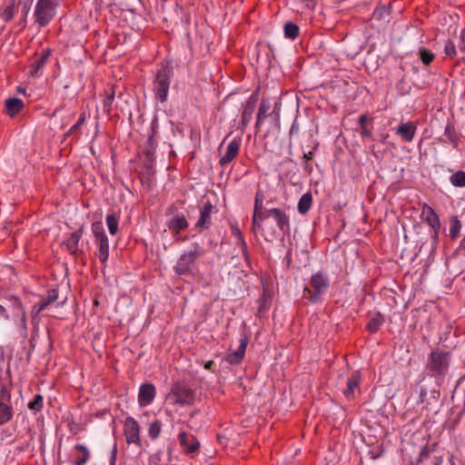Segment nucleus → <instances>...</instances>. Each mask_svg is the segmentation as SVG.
Instances as JSON below:
<instances>
[{"label":"nucleus","mask_w":465,"mask_h":465,"mask_svg":"<svg viewBox=\"0 0 465 465\" xmlns=\"http://www.w3.org/2000/svg\"><path fill=\"white\" fill-rule=\"evenodd\" d=\"M173 77V66L171 61H164L156 71L153 82V92L155 99L162 104L168 99L169 87Z\"/></svg>","instance_id":"1"},{"label":"nucleus","mask_w":465,"mask_h":465,"mask_svg":"<svg viewBox=\"0 0 465 465\" xmlns=\"http://www.w3.org/2000/svg\"><path fill=\"white\" fill-rule=\"evenodd\" d=\"M330 286L329 277L322 272L312 274L309 281V286L304 288V297L312 303L322 302V296Z\"/></svg>","instance_id":"2"},{"label":"nucleus","mask_w":465,"mask_h":465,"mask_svg":"<svg viewBox=\"0 0 465 465\" xmlns=\"http://www.w3.org/2000/svg\"><path fill=\"white\" fill-rule=\"evenodd\" d=\"M450 363V357L448 352L432 351L428 358L426 370L431 376L436 377L438 383H440L447 375Z\"/></svg>","instance_id":"3"},{"label":"nucleus","mask_w":465,"mask_h":465,"mask_svg":"<svg viewBox=\"0 0 465 465\" xmlns=\"http://www.w3.org/2000/svg\"><path fill=\"white\" fill-rule=\"evenodd\" d=\"M193 247V249L184 252L178 259L177 263L174 266V271L177 274H189L192 272L197 258L203 253V250L199 243L194 242Z\"/></svg>","instance_id":"4"},{"label":"nucleus","mask_w":465,"mask_h":465,"mask_svg":"<svg viewBox=\"0 0 465 465\" xmlns=\"http://www.w3.org/2000/svg\"><path fill=\"white\" fill-rule=\"evenodd\" d=\"M61 0H38L34 17L40 26L46 25L54 16Z\"/></svg>","instance_id":"5"},{"label":"nucleus","mask_w":465,"mask_h":465,"mask_svg":"<svg viewBox=\"0 0 465 465\" xmlns=\"http://www.w3.org/2000/svg\"><path fill=\"white\" fill-rule=\"evenodd\" d=\"M170 398L175 404L190 406L194 402L195 391L184 382H176L172 386Z\"/></svg>","instance_id":"6"},{"label":"nucleus","mask_w":465,"mask_h":465,"mask_svg":"<svg viewBox=\"0 0 465 465\" xmlns=\"http://www.w3.org/2000/svg\"><path fill=\"white\" fill-rule=\"evenodd\" d=\"M263 214L265 220L272 219L282 235H288L291 230L290 217L285 210L281 208H266Z\"/></svg>","instance_id":"7"},{"label":"nucleus","mask_w":465,"mask_h":465,"mask_svg":"<svg viewBox=\"0 0 465 465\" xmlns=\"http://www.w3.org/2000/svg\"><path fill=\"white\" fill-rule=\"evenodd\" d=\"M440 392L438 389L429 391L424 387H420L419 401L424 404V408L428 411L436 413L440 407Z\"/></svg>","instance_id":"8"},{"label":"nucleus","mask_w":465,"mask_h":465,"mask_svg":"<svg viewBox=\"0 0 465 465\" xmlns=\"http://www.w3.org/2000/svg\"><path fill=\"white\" fill-rule=\"evenodd\" d=\"M166 214L171 216L166 225L173 232L179 233L188 227V222L185 216L183 213H177L174 206H170L166 211Z\"/></svg>","instance_id":"9"},{"label":"nucleus","mask_w":465,"mask_h":465,"mask_svg":"<svg viewBox=\"0 0 465 465\" xmlns=\"http://www.w3.org/2000/svg\"><path fill=\"white\" fill-rule=\"evenodd\" d=\"M124 432L128 444L134 443L141 447L140 426L134 418H126L124 424Z\"/></svg>","instance_id":"10"},{"label":"nucleus","mask_w":465,"mask_h":465,"mask_svg":"<svg viewBox=\"0 0 465 465\" xmlns=\"http://www.w3.org/2000/svg\"><path fill=\"white\" fill-rule=\"evenodd\" d=\"M264 221L266 220L263 213L253 212L252 228L254 232L262 230L264 240L267 242H273L277 238L278 233L275 229L267 226L266 224L262 227V223Z\"/></svg>","instance_id":"11"},{"label":"nucleus","mask_w":465,"mask_h":465,"mask_svg":"<svg viewBox=\"0 0 465 465\" xmlns=\"http://www.w3.org/2000/svg\"><path fill=\"white\" fill-rule=\"evenodd\" d=\"M257 102H258V98L255 94H252L249 99L248 101L246 102L244 107H243V110H242V119H241V123H240V125H239V128L243 132L244 129L246 128V126L249 124L252 117V114L255 110V107H256V104H257Z\"/></svg>","instance_id":"12"},{"label":"nucleus","mask_w":465,"mask_h":465,"mask_svg":"<svg viewBox=\"0 0 465 465\" xmlns=\"http://www.w3.org/2000/svg\"><path fill=\"white\" fill-rule=\"evenodd\" d=\"M33 297L34 300L37 301H34L35 304L31 312H35L38 314L44 309H45L47 305H49L51 302H54L58 298V293L56 290H52L48 292L47 296L45 298L39 295H34Z\"/></svg>","instance_id":"13"},{"label":"nucleus","mask_w":465,"mask_h":465,"mask_svg":"<svg viewBox=\"0 0 465 465\" xmlns=\"http://www.w3.org/2000/svg\"><path fill=\"white\" fill-rule=\"evenodd\" d=\"M248 341H249V339L246 335H243L241 337V339L239 341L238 349L236 351H234L233 352L227 354V356H226V361L230 364H238L242 361L244 354H245L247 345H248Z\"/></svg>","instance_id":"14"},{"label":"nucleus","mask_w":465,"mask_h":465,"mask_svg":"<svg viewBox=\"0 0 465 465\" xmlns=\"http://www.w3.org/2000/svg\"><path fill=\"white\" fill-rule=\"evenodd\" d=\"M180 444L183 446L187 453H194L200 448V442L192 434L185 431H181L178 435Z\"/></svg>","instance_id":"15"},{"label":"nucleus","mask_w":465,"mask_h":465,"mask_svg":"<svg viewBox=\"0 0 465 465\" xmlns=\"http://www.w3.org/2000/svg\"><path fill=\"white\" fill-rule=\"evenodd\" d=\"M215 207L210 203H205L200 209V217L196 226L201 229H208L212 224L211 214Z\"/></svg>","instance_id":"16"},{"label":"nucleus","mask_w":465,"mask_h":465,"mask_svg":"<svg viewBox=\"0 0 465 465\" xmlns=\"http://www.w3.org/2000/svg\"><path fill=\"white\" fill-rule=\"evenodd\" d=\"M156 394V390L154 385L151 383H145L141 385L139 391V403L141 406L150 405Z\"/></svg>","instance_id":"17"},{"label":"nucleus","mask_w":465,"mask_h":465,"mask_svg":"<svg viewBox=\"0 0 465 465\" xmlns=\"http://www.w3.org/2000/svg\"><path fill=\"white\" fill-rule=\"evenodd\" d=\"M421 214L429 225L433 229L435 236H437L440 228V223L435 211L429 205L424 204Z\"/></svg>","instance_id":"18"},{"label":"nucleus","mask_w":465,"mask_h":465,"mask_svg":"<svg viewBox=\"0 0 465 465\" xmlns=\"http://www.w3.org/2000/svg\"><path fill=\"white\" fill-rule=\"evenodd\" d=\"M241 143L240 141L233 139L231 141L226 148L225 153L221 157L219 163L222 166H225L230 163L238 154Z\"/></svg>","instance_id":"19"},{"label":"nucleus","mask_w":465,"mask_h":465,"mask_svg":"<svg viewBox=\"0 0 465 465\" xmlns=\"http://www.w3.org/2000/svg\"><path fill=\"white\" fill-rule=\"evenodd\" d=\"M395 133L405 142L411 143L416 133V125L412 122L401 124L396 128Z\"/></svg>","instance_id":"20"},{"label":"nucleus","mask_w":465,"mask_h":465,"mask_svg":"<svg viewBox=\"0 0 465 465\" xmlns=\"http://www.w3.org/2000/svg\"><path fill=\"white\" fill-rule=\"evenodd\" d=\"M10 302H12V305L15 308H20L22 311L21 316L17 322L18 326V331L20 336L26 338L27 336V328H26V320H25V312L24 309H22V303L20 300L16 297H12L10 299Z\"/></svg>","instance_id":"21"},{"label":"nucleus","mask_w":465,"mask_h":465,"mask_svg":"<svg viewBox=\"0 0 465 465\" xmlns=\"http://www.w3.org/2000/svg\"><path fill=\"white\" fill-rule=\"evenodd\" d=\"M361 374L358 371H354L351 376L348 378L346 389L343 391V394L347 399L351 400L354 397V392L359 386Z\"/></svg>","instance_id":"22"},{"label":"nucleus","mask_w":465,"mask_h":465,"mask_svg":"<svg viewBox=\"0 0 465 465\" xmlns=\"http://www.w3.org/2000/svg\"><path fill=\"white\" fill-rule=\"evenodd\" d=\"M50 55V50L48 48L44 49L40 54H35V64L33 70H31V75H38L42 74V68L46 63Z\"/></svg>","instance_id":"23"},{"label":"nucleus","mask_w":465,"mask_h":465,"mask_svg":"<svg viewBox=\"0 0 465 465\" xmlns=\"http://www.w3.org/2000/svg\"><path fill=\"white\" fill-rule=\"evenodd\" d=\"M100 234L101 240L97 241L98 251L96 252V256L103 263H104L109 256V242L106 234Z\"/></svg>","instance_id":"24"},{"label":"nucleus","mask_w":465,"mask_h":465,"mask_svg":"<svg viewBox=\"0 0 465 465\" xmlns=\"http://www.w3.org/2000/svg\"><path fill=\"white\" fill-rule=\"evenodd\" d=\"M451 399L453 402L462 403L465 408V375L459 380Z\"/></svg>","instance_id":"25"},{"label":"nucleus","mask_w":465,"mask_h":465,"mask_svg":"<svg viewBox=\"0 0 465 465\" xmlns=\"http://www.w3.org/2000/svg\"><path fill=\"white\" fill-rule=\"evenodd\" d=\"M24 103L16 97L8 98L5 101V111L8 115L14 117L23 108Z\"/></svg>","instance_id":"26"},{"label":"nucleus","mask_w":465,"mask_h":465,"mask_svg":"<svg viewBox=\"0 0 465 465\" xmlns=\"http://www.w3.org/2000/svg\"><path fill=\"white\" fill-rule=\"evenodd\" d=\"M82 236L81 231H76L71 233L70 237L64 242L66 249L74 255L78 252V242Z\"/></svg>","instance_id":"27"},{"label":"nucleus","mask_w":465,"mask_h":465,"mask_svg":"<svg viewBox=\"0 0 465 465\" xmlns=\"http://www.w3.org/2000/svg\"><path fill=\"white\" fill-rule=\"evenodd\" d=\"M369 124H372V120L369 119L366 114L360 116L359 124L361 127V136L363 139L372 138L371 128L369 127Z\"/></svg>","instance_id":"28"},{"label":"nucleus","mask_w":465,"mask_h":465,"mask_svg":"<svg viewBox=\"0 0 465 465\" xmlns=\"http://www.w3.org/2000/svg\"><path fill=\"white\" fill-rule=\"evenodd\" d=\"M270 108H271V104H270L269 101L262 99L260 104L259 110H258L257 120H256V124H255L256 128H259L261 126L262 123L263 122V120L269 116L268 112H269Z\"/></svg>","instance_id":"29"},{"label":"nucleus","mask_w":465,"mask_h":465,"mask_svg":"<svg viewBox=\"0 0 465 465\" xmlns=\"http://www.w3.org/2000/svg\"><path fill=\"white\" fill-rule=\"evenodd\" d=\"M312 203V196L310 193H304L299 200L298 212L301 214H305L311 209Z\"/></svg>","instance_id":"30"},{"label":"nucleus","mask_w":465,"mask_h":465,"mask_svg":"<svg viewBox=\"0 0 465 465\" xmlns=\"http://www.w3.org/2000/svg\"><path fill=\"white\" fill-rule=\"evenodd\" d=\"M74 449L80 452L79 457L73 462L74 465H84L89 458L90 451L86 446L83 444H76Z\"/></svg>","instance_id":"31"},{"label":"nucleus","mask_w":465,"mask_h":465,"mask_svg":"<svg viewBox=\"0 0 465 465\" xmlns=\"http://www.w3.org/2000/svg\"><path fill=\"white\" fill-rule=\"evenodd\" d=\"M283 29H284V35L287 38L293 40L299 35V31H300L299 26L292 22H287L284 25Z\"/></svg>","instance_id":"32"},{"label":"nucleus","mask_w":465,"mask_h":465,"mask_svg":"<svg viewBox=\"0 0 465 465\" xmlns=\"http://www.w3.org/2000/svg\"><path fill=\"white\" fill-rule=\"evenodd\" d=\"M383 322V317L381 313H377L373 316L367 324V330L370 332H376Z\"/></svg>","instance_id":"33"},{"label":"nucleus","mask_w":465,"mask_h":465,"mask_svg":"<svg viewBox=\"0 0 465 465\" xmlns=\"http://www.w3.org/2000/svg\"><path fill=\"white\" fill-rule=\"evenodd\" d=\"M14 9H15V4L14 2L6 3L2 12L0 13V17L3 21L7 22L14 16Z\"/></svg>","instance_id":"34"},{"label":"nucleus","mask_w":465,"mask_h":465,"mask_svg":"<svg viewBox=\"0 0 465 465\" xmlns=\"http://www.w3.org/2000/svg\"><path fill=\"white\" fill-rule=\"evenodd\" d=\"M12 417L10 407L4 401H0V425L5 424Z\"/></svg>","instance_id":"35"},{"label":"nucleus","mask_w":465,"mask_h":465,"mask_svg":"<svg viewBox=\"0 0 465 465\" xmlns=\"http://www.w3.org/2000/svg\"><path fill=\"white\" fill-rule=\"evenodd\" d=\"M450 181L455 187H465V172H456L450 176Z\"/></svg>","instance_id":"36"},{"label":"nucleus","mask_w":465,"mask_h":465,"mask_svg":"<svg viewBox=\"0 0 465 465\" xmlns=\"http://www.w3.org/2000/svg\"><path fill=\"white\" fill-rule=\"evenodd\" d=\"M461 223L457 216H454L450 220V236L451 239H456L460 232Z\"/></svg>","instance_id":"37"},{"label":"nucleus","mask_w":465,"mask_h":465,"mask_svg":"<svg viewBox=\"0 0 465 465\" xmlns=\"http://www.w3.org/2000/svg\"><path fill=\"white\" fill-rule=\"evenodd\" d=\"M106 224L111 234H115L118 230V219L114 213H108L106 215Z\"/></svg>","instance_id":"38"},{"label":"nucleus","mask_w":465,"mask_h":465,"mask_svg":"<svg viewBox=\"0 0 465 465\" xmlns=\"http://www.w3.org/2000/svg\"><path fill=\"white\" fill-rule=\"evenodd\" d=\"M435 446L436 444H432L431 446H424L421 450H420V455H419V458L417 460V463H421L423 462L425 460H427L430 453H432L434 450H435Z\"/></svg>","instance_id":"39"},{"label":"nucleus","mask_w":465,"mask_h":465,"mask_svg":"<svg viewBox=\"0 0 465 465\" xmlns=\"http://www.w3.org/2000/svg\"><path fill=\"white\" fill-rule=\"evenodd\" d=\"M420 58L425 65H429L434 59L435 55L426 48L419 49Z\"/></svg>","instance_id":"40"},{"label":"nucleus","mask_w":465,"mask_h":465,"mask_svg":"<svg viewBox=\"0 0 465 465\" xmlns=\"http://www.w3.org/2000/svg\"><path fill=\"white\" fill-rule=\"evenodd\" d=\"M161 428H162V422L159 420H155L154 421L150 423L149 431H148L149 436L153 440L158 438V436L160 435V432H161Z\"/></svg>","instance_id":"41"},{"label":"nucleus","mask_w":465,"mask_h":465,"mask_svg":"<svg viewBox=\"0 0 465 465\" xmlns=\"http://www.w3.org/2000/svg\"><path fill=\"white\" fill-rule=\"evenodd\" d=\"M263 194L261 191H258L255 195V201H254V213H264L263 209Z\"/></svg>","instance_id":"42"},{"label":"nucleus","mask_w":465,"mask_h":465,"mask_svg":"<svg viewBox=\"0 0 465 465\" xmlns=\"http://www.w3.org/2000/svg\"><path fill=\"white\" fill-rule=\"evenodd\" d=\"M158 134V121L157 119H153L151 123V132L148 135L147 143H151L153 145V142H157L155 140V136Z\"/></svg>","instance_id":"43"},{"label":"nucleus","mask_w":465,"mask_h":465,"mask_svg":"<svg viewBox=\"0 0 465 465\" xmlns=\"http://www.w3.org/2000/svg\"><path fill=\"white\" fill-rule=\"evenodd\" d=\"M444 53L446 55H448L450 58H453L456 55V54H457L456 46L452 41L449 40L445 44Z\"/></svg>","instance_id":"44"},{"label":"nucleus","mask_w":465,"mask_h":465,"mask_svg":"<svg viewBox=\"0 0 465 465\" xmlns=\"http://www.w3.org/2000/svg\"><path fill=\"white\" fill-rule=\"evenodd\" d=\"M43 408V397L40 394H36L34 400L31 401V410L40 411Z\"/></svg>","instance_id":"45"},{"label":"nucleus","mask_w":465,"mask_h":465,"mask_svg":"<svg viewBox=\"0 0 465 465\" xmlns=\"http://www.w3.org/2000/svg\"><path fill=\"white\" fill-rule=\"evenodd\" d=\"M389 15V11L386 6H381L373 12V17L379 20L384 19Z\"/></svg>","instance_id":"46"},{"label":"nucleus","mask_w":465,"mask_h":465,"mask_svg":"<svg viewBox=\"0 0 465 465\" xmlns=\"http://www.w3.org/2000/svg\"><path fill=\"white\" fill-rule=\"evenodd\" d=\"M156 146H157V142H153V145L151 143H148V145H147L145 154H146V158L149 162H151L153 160Z\"/></svg>","instance_id":"47"},{"label":"nucleus","mask_w":465,"mask_h":465,"mask_svg":"<svg viewBox=\"0 0 465 465\" xmlns=\"http://www.w3.org/2000/svg\"><path fill=\"white\" fill-rule=\"evenodd\" d=\"M445 134L449 137L451 143H456V135L454 134L453 126L448 124L445 128Z\"/></svg>","instance_id":"48"},{"label":"nucleus","mask_w":465,"mask_h":465,"mask_svg":"<svg viewBox=\"0 0 465 465\" xmlns=\"http://www.w3.org/2000/svg\"><path fill=\"white\" fill-rule=\"evenodd\" d=\"M85 120V116L82 114L77 122L69 129L67 134L74 133L76 130L80 128V126L84 124Z\"/></svg>","instance_id":"49"},{"label":"nucleus","mask_w":465,"mask_h":465,"mask_svg":"<svg viewBox=\"0 0 465 465\" xmlns=\"http://www.w3.org/2000/svg\"><path fill=\"white\" fill-rule=\"evenodd\" d=\"M259 302H260V306L258 309V312L261 314V313H263L268 309L269 305H268L267 298L265 296H262L259 300Z\"/></svg>","instance_id":"50"},{"label":"nucleus","mask_w":465,"mask_h":465,"mask_svg":"<svg viewBox=\"0 0 465 465\" xmlns=\"http://www.w3.org/2000/svg\"><path fill=\"white\" fill-rule=\"evenodd\" d=\"M233 234L237 238V240L239 241V243L241 244L242 250L245 251L247 249V247H246V243H245V242L243 240V237L242 235V232L238 229H235L233 231Z\"/></svg>","instance_id":"51"},{"label":"nucleus","mask_w":465,"mask_h":465,"mask_svg":"<svg viewBox=\"0 0 465 465\" xmlns=\"http://www.w3.org/2000/svg\"><path fill=\"white\" fill-rule=\"evenodd\" d=\"M460 43L459 45V49L460 52L465 54V29H463L460 33ZM462 59H465V54L462 56Z\"/></svg>","instance_id":"52"},{"label":"nucleus","mask_w":465,"mask_h":465,"mask_svg":"<svg viewBox=\"0 0 465 465\" xmlns=\"http://www.w3.org/2000/svg\"><path fill=\"white\" fill-rule=\"evenodd\" d=\"M93 232H94V236L96 237L97 241L101 240L100 233L105 234L103 227H101L100 225H95V224L93 225Z\"/></svg>","instance_id":"53"},{"label":"nucleus","mask_w":465,"mask_h":465,"mask_svg":"<svg viewBox=\"0 0 465 465\" xmlns=\"http://www.w3.org/2000/svg\"><path fill=\"white\" fill-rule=\"evenodd\" d=\"M114 99V94L113 93V94H110V95H109V96L104 100V108H105L107 111H109V110H110V106H111V104H112V103H113Z\"/></svg>","instance_id":"54"},{"label":"nucleus","mask_w":465,"mask_h":465,"mask_svg":"<svg viewBox=\"0 0 465 465\" xmlns=\"http://www.w3.org/2000/svg\"><path fill=\"white\" fill-rule=\"evenodd\" d=\"M116 453H117V447H116V443H114V448H113L112 452H111L110 465H114L115 464Z\"/></svg>","instance_id":"55"},{"label":"nucleus","mask_w":465,"mask_h":465,"mask_svg":"<svg viewBox=\"0 0 465 465\" xmlns=\"http://www.w3.org/2000/svg\"><path fill=\"white\" fill-rule=\"evenodd\" d=\"M1 398L2 400L0 401H4L5 399L9 398V393L5 388L1 389Z\"/></svg>","instance_id":"56"},{"label":"nucleus","mask_w":465,"mask_h":465,"mask_svg":"<svg viewBox=\"0 0 465 465\" xmlns=\"http://www.w3.org/2000/svg\"><path fill=\"white\" fill-rule=\"evenodd\" d=\"M458 251L465 252V237L461 240Z\"/></svg>","instance_id":"57"},{"label":"nucleus","mask_w":465,"mask_h":465,"mask_svg":"<svg viewBox=\"0 0 465 465\" xmlns=\"http://www.w3.org/2000/svg\"><path fill=\"white\" fill-rule=\"evenodd\" d=\"M313 157V153L312 152H309V153H304L303 155V158L306 160V161H310L312 160Z\"/></svg>","instance_id":"58"},{"label":"nucleus","mask_w":465,"mask_h":465,"mask_svg":"<svg viewBox=\"0 0 465 465\" xmlns=\"http://www.w3.org/2000/svg\"><path fill=\"white\" fill-rule=\"evenodd\" d=\"M298 130H299L298 126H296L295 124H293L291 127L290 134H292L294 133H298Z\"/></svg>","instance_id":"59"},{"label":"nucleus","mask_w":465,"mask_h":465,"mask_svg":"<svg viewBox=\"0 0 465 465\" xmlns=\"http://www.w3.org/2000/svg\"><path fill=\"white\" fill-rule=\"evenodd\" d=\"M213 361H207V362L205 363L204 368H205L206 370H211V368H212V366H213Z\"/></svg>","instance_id":"60"},{"label":"nucleus","mask_w":465,"mask_h":465,"mask_svg":"<svg viewBox=\"0 0 465 465\" xmlns=\"http://www.w3.org/2000/svg\"><path fill=\"white\" fill-rule=\"evenodd\" d=\"M17 92H18V93H22V94H25V93H26V88H25V87H22V86H18V87H17Z\"/></svg>","instance_id":"61"},{"label":"nucleus","mask_w":465,"mask_h":465,"mask_svg":"<svg viewBox=\"0 0 465 465\" xmlns=\"http://www.w3.org/2000/svg\"><path fill=\"white\" fill-rule=\"evenodd\" d=\"M5 312L4 306L0 305V314H2Z\"/></svg>","instance_id":"62"},{"label":"nucleus","mask_w":465,"mask_h":465,"mask_svg":"<svg viewBox=\"0 0 465 465\" xmlns=\"http://www.w3.org/2000/svg\"><path fill=\"white\" fill-rule=\"evenodd\" d=\"M272 114H274L276 115V117H278V116H279V115H278V114L276 113V108H274V109L272 110Z\"/></svg>","instance_id":"63"},{"label":"nucleus","mask_w":465,"mask_h":465,"mask_svg":"<svg viewBox=\"0 0 465 465\" xmlns=\"http://www.w3.org/2000/svg\"><path fill=\"white\" fill-rule=\"evenodd\" d=\"M223 144H224V142H222V143L220 144L219 150H221V148L223 147Z\"/></svg>","instance_id":"64"}]
</instances>
